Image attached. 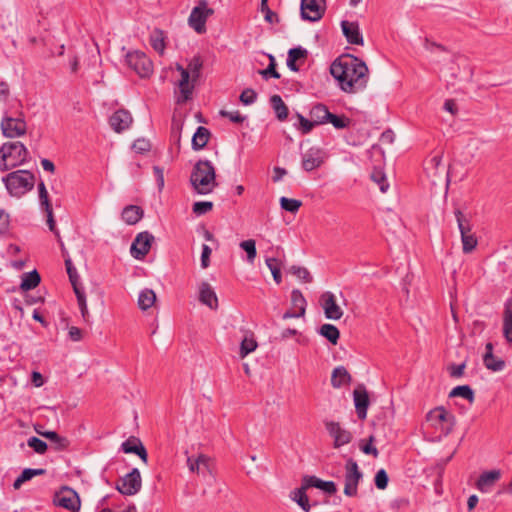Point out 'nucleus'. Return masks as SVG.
I'll return each instance as SVG.
<instances>
[{
	"mask_svg": "<svg viewBox=\"0 0 512 512\" xmlns=\"http://www.w3.org/2000/svg\"><path fill=\"white\" fill-rule=\"evenodd\" d=\"M368 72L365 62L351 54L338 57L330 66V73L337 80L340 89L350 94L366 88Z\"/></svg>",
	"mask_w": 512,
	"mask_h": 512,
	"instance_id": "obj_1",
	"label": "nucleus"
},
{
	"mask_svg": "<svg viewBox=\"0 0 512 512\" xmlns=\"http://www.w3.org/2000/svg\"><path fill=\"white\" fill-rule=\"evenodd\" d=\"M189 181L197 194L207 195L212 193L218 187L215 166L207 159L198 160L193 166Z\"/></svg>",
	"mask_w": 512,
	"mask_h": 512,
	"instance_id": "obj_2",
	"label": "nucleus"
},
{
	"mask_svg": "<svg viewBox=\"0 0 512 512\" xmlns=\"http://www.w3.org/2000/svg\"><path fill=\"white\" fill-rule=\"evenodd\" d=\"M28 150L22 142H6L0 148V170L7 171L27 161Z\"/></svg>",
	"mask_w": 512,
	"mask_h": 512,
	"instance_id": "obj_3",
	"label": "nucleus"
},
{
	"mask_svg": "<svg viewBox=\"0 0 512 512\" xmlns=\"http://www.w3.org/2000/svg\"><path fill=\"white\" fill-rule=\"evenodd\" d=\"M3 182L10 195L21 197L34 188L35 176L28 170H17L7 174Z\"/></svg>",
	"mask_w": 512,
	"mask_h": 512,
	"instance_id": "obj_4",
	"label": "nucleus"
},
{
	"mask_svg": "<svg viewBox=\"0 0 512 512\" xmlns=\"http://www.w3.org/2000/svg\"><path fill=\"white\" fill-rule=\"evenodd\" d=\"M454 216L461 235L462 251L464 254H470L478 245V239L472 232L471 216L459 208L454 210Z\"/></svg>",
	"mask_w": 512,
	"mask_h": 512,
	"instance_id": "obj_5",
	"label": "nucleus"
},
{
	"mask_svg": "<svg viewBox=\"0 0 512 512\" xmlns=\"http://www.w3.org/2000/svg\"><path fill=\"white\" fill-rule=\"evenodd\" d=\"M125 62L141 78H147L153 72L152 61L141 51L128 52L125 56Z\"/></svg>",
	"mask_w": 512,
	"mask_h": 512,
	"instance_id": "obj_6",
	"label": "nucleus"
},
{
	"mask_svg": "<svg viewBox=\"0 0 512 512\" xmlns=\"http://www.w3.org/2000/svg\"><path fill=\"white\" fill-rule=\"evenodd\" d=\"M426 419L432 426L439 428L441 433L445 436L452 431L455 424L454 415L447 412L443 406L436 407L429 411L426 415Z\"/></svg>",
	"mask_w": 512,
	"mask_h": 512,
	"instance_id": "obj_7",
	"label": "nucleus"
},
{
	"mask_svg": "<svg viewBox=\"0 0 512 512\" xmlns=\"http://www.w3.org/2000/svg\"><path fill=\"white\" fill-rule=\"evenodd\" d=\"M214 14V10L208 7L206 0H200L198 5L195 6L188 18V24L198 34L206 32V21Z\"/></svg>",
	"mask_w": 512,
	"mask_h": 512,
	"instance_id": "obj_8",
	"label": "nucleus"
},
{
	"mask_svg": "<svg viewBox=\"0 0 512 512\" xmlns=\"http://www.w3.org/2000/svg\"><path fill=\"white\" fill-rule=\"evenodd\" d=\"M363 473L360 471L357 462L349 458L345 464V486L344 494L349 497L357 495L358 484L362 479Z\"/></svg>",
	"mask_w": 512,
	"mask_h": 512,
	"instance_id": "obj_9",
	"label": "nucleus"
},
{
	"mask_svg": "<svg viewBox=\"0 0 512 512\" xmlns=\"http://www.w3.org/2000/svg\"><path fill=\"white\" fill-rule=\"evenodd\" d=\"M141 487L142 479L138 468H133L128 474L121 477L116 484L118 492L125 496L137 494L141 490Z\"/></svg>",
	"mask_w": 512,
	"mask_h": 512,
	"instance_id": "obj_10",
	"label": "nucleus"
},
{
	"mask_svg": "<svg viewBox=\"0 0 512 512\" xmlns=\"http://www.w3.org/2000/svg\"><path fill=\"white\" fill-rule=\"evenodd\" d=\"M301 17L310 22L319 21L326 11V0H301Z\"/></svg>",
	"mask_w": 512,
	"mask_h": 512,
	"instance_id": "obj_11",
	"label": "nucleus"
},
{
	"mask_svg": "<svg viewBox=\"0 0 512 512\" xmlns=\"http://www.w3.org/2000/svg\"><path fill=\"white\" fill-rule=\"evenodd\" d=\"M53 501L57 506L73 512L78 511L81 506L78 494L69 487H63L59 492H57Z\"/></svg>",
	"mask_w": 512,
	"mask_h": 512,
	"instance_id": "obj_12",
	"label": "nucleus"
},
{
	"mask_svg": "<svg viewBox=\"0 0 512 512\" xmlns=\"http://www.w3.org/2000/svg\"><path fill=\"white\" fill-rule=\"evenodd\" d=\"M153 240V235L148 231L139 233L131 244V255L137 260H142L149 253Z\"/></svg>",
	"mask_w": 512,
	"mask_h": 512,
	"instance_id": "obj_13",
	"label": "nucleus"
},
{
	"mask_svg": "<svg viewBox=\"0 0 512 512\" xmlns=\"http://www.w3.org/2000/svg\"><path fill=\"white\" fill-rule=\"evenodd\" d=\"M1 130L5 137L16 138L24 135L27 125L22 118L4 117L1 121Z\"/></svg>",
	"mask_w": 512,
	"mask_h": 512,
	"instance_id": "obj_14",
	"label": "nucleus"
},
{
	"mask_svg": "<svg viewBox=\"0 0 512 512\" xmlns=\"http://www.w3.org/2000/svg\"><path fill=\"white\" fill-rule=\"evenodd\" d=\"M319 303L327 319L339 320L343 316V310L336 303L335 295L332 292H324L320 296Z\"/></svg>",
	"mask_w": 512,
	"mask_h": 512,
	"instance_id": "obj_15",
	"label": "nucleus"
},
{
	"mask_svg": "<svg viewBox=\"0 0 512 512\" xmlns=\"http://www.w3.org/2000/svg\"><path fill=\"white\" fill-rule=\"evenodd\" d=\"M353 398L357 417L360 420H365L370 404L369 395L366 388L363 385H359L353 392Z\"/></svg>",
	"mask_w": 512,
	"mask_h": 512,
	"instance_id": "obj_16",
	"label": "nucleus"
},
{
	"mask_svg": "<svg viewBox=\"0 0 512 512\" xmlns=\"http://www.w3.org/2000/svg\"><path fill=\"white\" fill-rule=\"evenodd\" d=\"M326 429L334 439L335 448L346 445L352 440V434L348 430L343 429L338 422H327Z\"/></svg>",
	"mask_w": 512,
	"mask_h": 512,
	"instance_id": "obj_17",
	"label": "nucleus"
},
{
	"mask_svg": "<svg viewBox=\"0 0 512 512\" xmlns=\"http://www.w3.org/2000/svg\"><path fill=\"white\" fill-rule=\"evenodd\" d=\"M121 450L126 453L136 454L144 463L148 462V453L141 440L135 436L129 437L121 444Z\"/></svg>",
	"mask_w": 512,
	"mask_h": 512,
	"instance_id": "obj_18",
	"label": "nucleus"
},
{
	"mask_svg": "<svg viewBox=\"0 0 512 512\" xmlns=\"http://www.w3.org/2000/svg\"><path fill=\"white\" fill-rule=\"evenodd\" d=\"M132 120L133 119L129 111L119 109L110 116L109 124L115 132L121 133L130 127Z\"/></svg>",
	"mask_w": 512,
	"mask_h": 512,
	"instance_id": "obj_19",
	"label": "nucleus"
},
{
	"mask_svg": "<svg viewBox=\"0 0 512 512\" xmlns=\"http://www.w3.org/2000/svg\"><path fill=\"white\" fill-rule=\"evenodd\" d=\"M187 465L191 472L202 475L203 477H206L207 475L211 476L212 474L210 458L204 454L198 455L197 458L188 457Z\"/></svg>",
	"mask_w": 512,
	"mask_h": 512,
	"instance_id": "obj_20",
	"label": "nucleus"
},
{
	"mask_svg": "<svg viewBox=\"0 0 512 512\" xmlns=\"http://www.w3.org/2000/svg\"><path fill=\"white\" fill-rule=\"evenodd\" d=\"M323 162V152L319 148L312 147L302 156V168L307 172L320 167Z\"/></svg>",
	"mask_w": 512,
	"mask_h": 512,
	"instance_id": "obj_21",
	"label": "nucleus"
},
{
	"mask_svg": "<svg viewBox=\"0 0 512 512\" xmlns=\"http://www.w3.org/2000/svg\"><path fill=\"white\" fill-rule=\"evenodd\" d=\"M343 35L350 44L363 45L364 40L357 22L343 20L341 22Z\"/></svg>",
	"mask_w": 512,
	"mask_h": 512,
	"instance_id": "obj_22",
	"label": "nucleus"
},
{
	"mask_svg": "<svg viewBox=\"0 0 512 512\" xmlns=\"http://www.w3.org/2000/svg\"><path fill=\"white\" fill-rule=\"evenodd\" d=\"M501 472L500 470H490L483 472L477 482L476 488L484 493H487L491 490V488L495 485V483L500 479Z\"/></svg>",
	"mask_w": 512,
	"mask_h": 512,
	"instance_id": "obj_23",
	"label": "nucleus"
},
{
	"mask_svg": "<svg viewBox=\"0 0 512 512\" xmlns=\"http://www.w3.org/2000/svg\"><path fill=\"white\" fill-rule=\"evenodd\" d=\"M486 352L483 355L484 366L493 372L502 371L505 368V361L493 354V344L488 342L485 346Z\"/></svg>",
	"mask_w": 512,
	"mask_h": 512,
	"instance_id": "obj_24",
	"label": "nucleus"
},
{
	"mask_svg": "<svg viewBox=\"0 0 512 512\" xmlns=\"http://www.w3.org/2000/svg\"><path fill=\"white\" fill-rule=\"evenodd\" d=\"M176 68L181 74V79L179 80V83H178L180 93H181V98H179L177 100V102L183 103L190 99L192 90H193V86L189 84V79H190L189 71L187 69H185L183 66H181L180 64H177Z\"/></svg>",
	"mask_w": 512,
	"mask_h": 512,
	"instance_id": "obj_25",
	"label": "nucleus"
},
{
	"mask_svg": "<svg viewBox=\"0 0 512 512\" xmlns=\"http://www.w3.org/2000/svg\"><path fill=\"white\" fill-rule=\"evenodd\" d=\"M199 301L211 309H217L218 298L209 283L203 282L200 286Z\"/></svg>",
	"mask_w": 512,
	"mask_h": 512,
	"instance_id": "obj_26",
	"label": "nucleus"
},
{
	"mask_svg": "<svg viewBox=\"0 0 512 512\" xmlns=\"http://www.w3.org/2000/svg\"><path fill=\"white\" fill-rule=\"evenodd\" d=\"M307 482V486L314 487L324 491L329 495H333L337 492V486L333 481H324L313 475L304 476Z\"/></svg>",
	"mask_w": 512,
	"mask_h": 512,
	"instance_id": "obj_27",
	"label": "nucleus"
},
{
	"mask_svg": "<svg viewBox=\"0 0 512 512\" xmlns=\"http://www.w3.org/2000/svg\"><path fill=\"white\" fill-rule=\"evenodd\" d=\"M144 215V210L137 205H128L124 207L121 213L122 220L128 225H135Z\"/></svg>",
	"mask_w": 512,
	"mask_h": 512,
	"instance_id": "obj_28",
	"label": "nucleus"
},
{
	"mask_svg": "<svg viewBox=\"0 0 512 512\" xmlns=\"http://www.w3.org/2000/svg\"><path fill=\"white\" fill-rule=\"evenodd\" d=\"M309 116L317 126L324 125L327 124L330 111L325 104L317 103L311 107Z\"/></svg>",
	"mask_w": 512,
	"mask_h": 512,
	"instance_id": "obj_29",
	"label": "nucleus"
},
{
	"mask_svg": "<svg viewBox=\"0 0 512 512\" xmlns=\"http://www.w3.org/2000/svg\"><path fill=\"white\" fill-rule=\"evenodd\" d=\"M351 380L352 377L344 366H338L333 369L331 374V385L333 388H341L349 384Z\"/></svg>",
	"mask_w": 512,
	"mask_h": 512,
	"instance_id": "obj_30",
	"label": "nucleus"
},
{
	"mask_svg": "<svg viewBox=\"0 0 512 512\" xmlns=\"http://www.w3.org/2000/svg\"><path fill=\"white\" fill-rule=\"evenodd\" d=\"M310 486H307V482L305 477L302 478V484L300 488L295 489L292 492V499L297 502V504L305 511L309 512L310 510V504L309 499L306 494V490L309 489Z\"/></svg>",
	"mask_w": 512,
	"mask_h": 512,
	"instance_id": "obj_31",
	"label": "nucleus"
},
{
	"mask_svg": "<svg viewBox=\"0 0 512 512\" xmlns=\"http://www.w3.org/2000/svg\"><path fill=\"white\" fill-rule=\"evenodd\" d=\"M35 430L39 435L50 440L51 443L54 445L55 450H57V451H63L65 449H67L70 444V442L67 438L60 436L55 431L39 432V430L37 428Z\"/></svg>",
	"mask_w": 512,
	"mask_h": 512,
	"instance_id": "obj_32",
	"label": "nucleus"
},
{
	"mask_svg": "<svg viewBox=\"0 0 512 512\" xmlns=\"http://www.w3.org/2000/svg\"><path fill=\"white\" fill-rule=\"evenodd\" d=\"M211 133L209 129L199 126L192 137V148L195 151L202 150L208 143Z\"/></svg>",
	"mask_w": 512,
	"mask_h": 512,
	"instance_id": "obj_33",
	"label": "nucleus"
},
{
	"mask_svg": "<svg viewBox=\"0 0 512 512\" xmlns=\"http://www.w3.org/2000/svg\"><path fill=\"white\" fill-rule=\"evenodd\" d=\"M46 473V470L45 469H42V468H37V469H32V468H25L22 473L16 478V480L14 481L13 483V488L15 490H18L21 488V486L31 480L33 477L35 476H40V475H44Z\"/></svg>",
	"mask_w": 512,
	"mask_h": 512,
	"instance_id": "obj_34",
	"label": "nucleus"
},
{
	"mask_svg": "<svg viewBox=\"0 0 512 512\" xmlns=\"http://www.w3.org/2000/svg\"><path fill=\"white\" fill-rule=\"evenodd\" d=\"M40 281H41L40 274L36 270L24 273L22 275L20 290L24 291V292L32 290L39 285Z\"/></svg>",
	"mask_w": 512,
	"mask_h": 512,
	"instance_id": "obj_35",
	"label": "nucleus"
},
{
	"mask_svg": "<svg viewBox=\"0 0 512 512\" xmlns=\"http://www.w3.org/2000/svg\"><path fill=\"white\" fill-rule=\"evenodd\" d=\"M271 106L279 121H284L288 117V107L282 100L281 96L275 94L270 97Z\"/></svg>",
	"mask_w": 512,
	"mask_h": 512,
	"instance_id": "obj_36",
	"label": "nucleus"
},
{
	"mask_svg": "<svg viewBox=\"0 0 512 512\" xmlns=\"http://www.w3.org/2000/svg\"><path fill=\"white\" fill-rule=\"evenodd\" d=\"M318 333L322 337L326 338L332 345H336L340 338L339 329L335 325H332V324H323L319 328Z\"/></svg>",
	"mask_w": 512,
	"mask_h": 512,
	"instance_id": "obj_37",
	"label": "nucleus"
},
{
	"mask_svg": "<svg viewBox=\"0 0 512 512\" xmlns=\"http://www.w3.org/2000/svg\"><path fill=\"white\" fill-rule=\"evenodd\" d=\"M156 301V295L151 289H144L140 292L138 298V305L140 309L147 310L153 306Z\"/></svg>",
	"mask_w": 512,
	"mask_h": 512,
	"instance_id": "obj_38",
	"label": "nucleus"
},
{
	"mask_svg": "<svg viewBox=\"0 0 512 512\" xmlns=\"http://www.w3.org/2000/svg\"><path fill=\"white\" fill-rule=\"evenodd\" d=\"M150 44L155 51L159 54H163L165 50V37L164 33L160 29H155L150 36Z\"/></svg>",
	"mask_w": 512,
	"mask_h": 512,
	"instance_id": "obj_39",
	"label": "nucleus"
},
{
	"mask_svg": "<svg viewBox=\"0 0 512 512\" xmlns=\"http://www.w3.org/2000/svg\"><path fill=\"white\" fill-rule=\"evenodd\" d=\"M291 304L293 309L300 311V314H305L307 302L300 290H292Z\"/></svg>",
	"mask_w": 512,
	"mask_h": 512,
	"instance_id": "obj_40",
	"label": "nucleus"
},
{
	"mask_svg": "<svg viewBox=\"0 0 512 512\" xmlns=\"http://www.w3.org/2000/svg\"><path fill=\"white\" fill-rule=\"evenodd\" d=\"M449 397H462L467 399L469 402H473L474 391L469 385H460L451 390Z\"/></svg>",
	"mask_w": 512,
	"mask_h": 512,
	"instance_id": "obj_41",
	"label": "nucleus"
},
{
	"mask_svg": "<svg viewBox=\"0 0 512 512\" xmlns=\"http://www.w3.org/2000/svg\"><path fill=\"white\" fill-rule=\"evenodd\" d=\"M265 262L272 273L274 281L280 284L282 282L281 262L275 257L266 258Z\"/></svg>",
	"mask_w": 512,
	"mask_h": 512,
	"instance_id": "obj_42",
	"label": "nucleus"
},
{
	"mask_svg": "<svg viewBox=\"0 0 512 512\" xmlns=\"http://www.w3.org/2000/svg\"><path fill=\"white\" fill-rule=\"evenodd\" d=\"M45 212H46V216H47V225L49 227V230L57 238V241H58V243L61 246L62 253H63V255H65L66 249H65L64 244L62 242V239H61V236H60V232L56 228V223H55L54 216H53V210L52 209H48V210H45Z\"/></svg>",
	"mask_w": 512,
	"mask_h": 512,
	"instance_id": "obj_43",
	"label": "nucleus"
},
{
	"mask_svg": "<svg viewBox=\"0 0 512 512\" xmlns=\"http://www.w3.org/2000/svg\"><path fill=\"white\" fill-rule=\"evenodd\" d=\"M328 118L327 123L332 124L335 129H345L351 124V119L344 114L336 115L330 112V117Z\"/></svg>",
	"mask_w": 512,
	"mask_h": 512,
	"instance_id": "obj_44",
	"label": "nucleus"
},
{
	"mask_svg": "<svg viewBox=\"0 0 512 512\" xmlns=\"http://www.w3.org/2000/svg\"><path fill=\"white\" fill-rule=\"evenodd\" d=\"M258 344L253 336L245 337L240 344L239 356L245 358L248 354L253 352L257 348Z\"/></svg>",
	"mask_w": 512,
	"mask_h": 512,
	"instance_id": "obj_45",
	"label": "nucleus"
},
{
	"mask_svg": "<svg viewBox=\"0 0 512 512\" xmlns=\"http://www.w3.org/2000/svg\"><path fill=\"white\" fill-rule=\"evenodd\" d=\"M371 179L379 185L380 191L382 193H385L388 190L389 184L384 172L381 169L375 168L371 173Z\"/></svg>",
	"mask_w": 512,
	"mask_h": 512,
	"instance_id": "obj_46",
	"label": "nucleus"
},
{
	"mask_svg": "<svg viewBox=\"0 0 512 512\" xmlns=\"http://www.w3.org/2000/svg\"><path fill=\"white\" fill-rule=\"evenodd\" d=\"M239 246L247 253V260L253 263L257 255L255 241L253 239L244 240Z\"/></svg>",
	"mask_w": 512,
	"mask_h": 512,
	"instance_id": "obj_47",
	"label": "nucleus"
},
{
	"mask_svg": "<svg viewBox=\"0 0 512 512\" xmlns=\"http://www.w3.org/2000/svg\"><path fill=\"white\" fill-rule=\"evenodd\" d=\"M297 118L299 120V125L296 128L303 134H309L315 126H317L314 121L310 118H305L302 114L297 113Z\"/></svg>",
	"mask_w": 512,
	"mask_h": 512,
	"instance_id": "obj_48",
	"label": "nucleus"
},
{
	"mask_svg": "<svg viewBox=\"0 0 512 512\" xmlns=\"http://www.w3.org/2000/svg\"><path fill=\"white\" fill-rule=\"evenodd\" d=\"M302 202L296 199H291L287 197L280 198V206L283 210L296 213L301 207Z\"/></svg>",
	"mask_w": 512,
	"mask_h": 512,
	"instance_id": "obj_49",
	"label": "nucleus"
},
{
	"mask_svg": "<svg viewBox=\"0 0 512 512\" xmlns=\"http://www.w3.org/2000/svg\"><path fill=\"white\" fill-rule=\"evenodd\" d=\"M289 272L305 283H311L313 278L307 268L293 265L290 267Z\"/></svg>",
	"mask_w": 512,
	"mask_h": 512,
	"instance_id": "obj_50",
	"label": "nucleus"
},
{
	"mask_svg": "<svg viewBox=\"0 0 512 512\" xmlns=\"http://www.w3.org/2000/svg\"><path fill=\"white\" fill-rule=\"evenodd\" d=\"M27 444L38 454H44L48 449L47 443L35 436L30 437Z\"/></svg>",
	"mask_w": 512,
	"mask_h": 512,
	"instance_id": "obj_51",
	"label": "nucleus"
},
{
	"mask_svg": "<svg viewBox=\"0 0 512 512\" xmlns=\"http://www.w3.org/2000/svg\"><path fill=\"white\" fill-rule=\"evenodd\" d=\"M213 206L214 204L211 201H198L193 204L192 211L197 216H201L212 211Z\"/></svg>",
	"mask_w": 512,
	"mask_h": 512,
	"instance_id": "obj_52",
	"label": "nucleus"
},
{
	"mask_svg": "<svg viewBox=\"0 0 512 512\" xmlns=\"http://www.w3.org/2000/svg\"><path fill=\"white\" fill-rule=\"evenodd\" d=\"M38 193L41 206L44 210L52 209V204L49 200L48 191L43 181L38 184Z\"/></svg>",
	"mask_w": 512,
	"mask_h": 512,
	"instance_id": "obj_53",
	"label": "nucleus"
},
{
	"mask_svg": "<svg viewBox=\"0 0 512 512\" xmlns=\"http://www.w3.org/2000/svg\"><path fill=\"white\" fill-rule=\"evenodd\" d=\"M76 297H77L78 306H79V309L81 312V316H82L84 322L89 323L90 315H89L88 308H87L85 292L76 291Z\"/></svg>",
	"mask_w": 512,
	"mask_h": 512,
	"instance_id": "obj_54",
	"label": "nucleus"
},
{
	"mask_svg": "<svg viewBox=\"0 0 512 512\" xmlns=\"http://www.w3.org/2000/svg\"><path fill=\"white\" fill-rule=\"evenodd\" d=\"M375 486L380 489L384 490L388 486L389 478L388 474L384 469H380L376 472L375 478H374Z\"/></svg>",
	"mask_w": 512,
	"mask_h": 512,
	"instance_id": "obj_55",
	"label": "nucleus"
},
{
	"mask_svg": "<svg viewBox=\"0 0 512 512\" xmlns=\"http://www.w3.org/2000/svg\"><path fill=\"white\" fill-rule=\"evenodd\" d=\"M202 65L203 63L201 58L199 56H194L189 62L187 70L189 71V74L192 73L194 78H198Z\"/></svg>",
	"mask_w": 512,
	"mask_h": 512,
	"instance_id": "obj_56",
	"label": "nucleus"
},
{
	"mask_svg": "<svg viewBox=\"0 0 512 512\" xmlns=\"http://www.w3.org/2000/svg\"><path fill=\"white\" fill-rule=\"evenodd\" d=\"M239 99L244 105H250L256 101L257 93L251 88H246L240 94Z\"/></svg>",
	"mask_w": 512,
	"mask_h": 512,
	"instance_id": "obj_57",
	"label": "nucleus"
},
{
	"mask_svg": "<svg viewBox=\"0 0 512 512\" xmlns=\"http://www.w3.org/2000/svg\"><path fill=\"white\" fill-rule=\"evenodd\" d=\"M442 164V155L437 154L432 156L427 162H426V170L432 171L434 173L437 172L439 166Z\"/></svg>",
	"mask_w": 512,
	"mask_h": 512,
	"instance_id": "obj_58",
	"label": "nucleus"
},
{
	"mask_svg": "<svg viewBox=\"0 0 512 512\" xmlns=\"http://www.w3.org/2000/svg\"><path fill=\"white\" fill-rule=\"evenodd\" d=\"M220 115L222 117L229 118L230 121L237 124H241L245 120V116H242L239 111L229 112L226 110H221Z\"/></svg>",
	"mask_w": 512,
	"mask_h": 512,
	"instance_id": "obj_59",
	"label": "nucleus"
},
{
	"mask_svg": "<svg viewBox=\"0 0 512 512\" xmlns=\"http://www.w3.org/2000/svg\"><path fill=\"white\" fill-rule=\"evenodd\" d=\"M132 148L138 153H143L150 150L151 144L148 140L141 138L134 141Z\"/></svg>",
	"mask_w": 512,
	"mask_h": 512,
	"instance_id": "obj_60",
	"label": "nucleus"
},
{
	"mask_svg": "<svg viewBox=\"0 0 512 512\" xmlns=\"http://www.w3.org/2000/svg\"><path fill=\"white\" fill-rule=\"evenodd\" d=\"M465 367H466V364L465 362L464 363H461V364H452L448 367V371H449V374L452 378H460L464 375V370H465Z\"/></svg>",
	"mask_w": 512,
	"mask_h": 512,
	"instance_id": "obj_61",
	"label": "nucleus"
},
{
	"mask_svg": "<svg viewBox=\"0 0 512 512\" xmlns=\"http://www.w3.org/2000/svg\"><path fill=\"white\" fill-rule=\"evenodd\" d=\"M307 56V50L302 47L291 48L288 51V57L295 62L299 59H304Z\"/></svg>",
	"mask_w": 512,
	"mask_h": 512,
	"instance_id": "obj_62",
	"label": "nucleus"
},
{
	"mask_svg": "<svg viewBox=\"0 0 512 512\" xmlns=\"http://www.w3.org/2000/svg\"><path fill=\"white\" fill-rule=\"evenodd\" d=\"M259 74L266 80L269 78H275V79L280 78V74L276 70V66H273V65H268L267 68H265L263 70H259Z\"/></svg>",
	"mask_w": 512,
	"mask_h": 512,
	"instance_id": "obj_63",
	"label": "nucleus"
},
{
	"mask_svg": "<svg viewBox=\"0 0 512 512\" xmlns=\"http://www.w3.org/2000/svg\"><path fill=\"white\" fill-rule=\"evenodd\" d=\"M373 441H374V437L370 436L369 442L366 444L360 445V449L363 453H365L367 455H372L374 457H377L379 452H378L377 448L372 445Z\"/></svg>",
	"mask_w": 512,
	"mask_h": 512,
	"instance_id": "obj_64",
	"label": "nucleus"
}]
</instances>
